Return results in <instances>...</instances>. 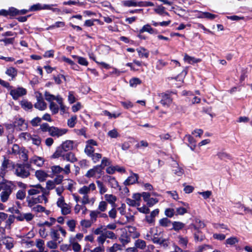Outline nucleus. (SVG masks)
<instances>
[{"label": "nucleus", "instance_id": "1", "mask_svg": "<svg viewBox=\"0 0 252 252\" xmlns=\"http://www.w3.org/2000/svg\"><path fill=\"white\" fill-rule=\"evenodd\" d=\"M14 188V186L11 182L5 181V184L3 188L2 187V191L0 193V199L1 202L5 203L9 200Z\"/></svg>", "mask_w": 252, "mask_h": 252}, {"label": "nucleus", "instance_id": "42", "mask_svg": "<svg viewBox=\"0 0 252 252\" xmlns=\"http://www.w3.org/2000/svg\"><path fill=\"white\" fill-rule=\"evenodd\" d=\"M151 241L158 244H162L164 242V240L161 238L158 237V234L156 232L154 233Z\"/></svg>", "mask_w": 252, "mask_h": 252}, {"label": "nucleus", "instance_id": "30", "mask_svg": "<svg viewBox=\"0 0 252 252\" xmlns=\"http://www.w3.org/2000/svg\"><path fill=\"white\" fill-rule=\"evenodd\" d=\"M179 244L183 248L186 249L188 243V239L187 237H183L182 236H178Z\"/></svg>", "mask_w": 252, "mask_h": 252}, {"label": "nucleus", "instance_id": "46", "mask_svg": "<svg viewBox=\"0 0 252 252\" xmlns=\"http://www.w3.org/2000/svg\"><path fill=\"white\" fill-rule=\"evenodd\" d=\"M49 108L53 114H57L59 110V106L54 102L50 103Z\"/></svg>", "mask_w": 252, "mask_h": 252}, {"label": "nucleus", "instance_id": "12", "mask_svg": "<svg viewBox=\"0 0 252 252\" xmlns=\"http://www.w3.org/2000/svg\"><path fill=\"white\" fill-rule=\"evenodd\" d=\"M99 168V166H97V165L94 166L93 168L87 171L85 174V176L87 178H91L94 177L96 174H98L100 176L101 175L102 171ZM99 177L100 176H99Z\"/></svg>", "mask_w": 252, "mask_h": 252}, {"label": "nucleus", "instance_id": "57", "mask_svg": "<svg viewBox=\"0 0 252 252\" xmlns=\"http://www.w3.org/2000/svg\"><path fill=\"white\" fill-rule=\"evenodd\" d=\"M77 117L76 116H72L67 121V125L70 127H73L76 124Z\"/></svg>", "mask_w": 252, "mask_h": 252}, {"label": "nucleus", "instance_id": "50", "mask_svg": "<svg viewBox=\"0 0 252 252\" xmlns=\"http://www.w3.org/2000/svg\"><path fill=\"white\" fill-rule=\"evenodd\" d=\"M171 223V221L167 218L161 219L159 220L160 225L163 227H167Z\"/></svg>", "mask_w": 252, "mask_h": 252}, {"label": "nucleus", "instance_id": "25", "mask_svg": "<svg viewBox=\"0 0 252 252\" xmlns=\"http://www.w3.org/2000/svg\"><path fill=\"white\" fill-rule=\"evenodd\" d=\"M35 246L39 250V252H48L47 251H45L44 241L43 240L36 239Z\"/></svg>", "mask_w": 252, "mask_h": 252}, {"label": "nucleus", "instance_id": "29", "mask_svg": "<svg viewBox=\"0 0 252 252\" xmlns=\"http://www.w3.org/2000/svg\"><path fill=\"white\" fill-rule=\"evenodd\" d=\"M140 58H147L149 57V52L144 48L140 47L136 49Z\"/></svg>", "mask_w": 252, "mask_h": 252}, {"label": "nucleus", "instance_id": "23", "mask_svg": "<svg viewBox=\"0 0 252 252\" xmlns=\"http://www.w3.org/2000/svg\"><path fill=\"white\" fill-rule=\"evenodd\" d=\"M105 200L112 205V207H116L115 202L117 200V197L113 194H106L104 195Z\"/></svg>", "mask_w": 252, "mask_h": 252}, {"label": "nucleus", "instance_id": "53", "mask_svg": "<svg viewBox=\"0 0 252 252\" xmlns=\"http://www.w3.org/2000/svg\"><path fill=\"white\" fill-rule=\"evenodd\" d=\"M99 214L100 212L98 210L91 211L90 214L91 220L93 221H95Z\"/></svg>", "mask_w": 252, "mask_h": 252}, {"label": "nucleus", "instance_id": "8", "mask_svg": "<svg viewBox=\"0 0 252 252\" xmlns=\"http://www.w3.org/2000/svg\"><path fill=\"white\" fill-rule=\"evenodd\" d=\"M67 131L65 128H59L57 127L51 126L49 135L53 137H60L65 134Z\"/></svg>", "mask_w": 252, "mask_h": 252}, {"label": "nucleus", "instance_id": "32", "mask_svg": "<svg viewBox=\"0 0 252 252\" xmlns=\"http://www.w3.org/2000/svg\"><path fill=\"white\" fill-rule=\"evenodd\" d=\"M34 106L39 110L43 111L46 109L47 104L44 101H37Z\"/></svg>", "mask_w": 252, "mask_h": 252}, {"label": "nucleus", "instance_id": "64", "mask_svg": "<svg viewBox=\"0 0 252 252\" xmlns=\"http://www.w3.org/2000/svg\"><path fill=\"white\" fill-rule=\"evenodd\" d=\"M26 197V191L24 190H19L16 193V198L23 200Z\"/></svg>", "mask_w": 252, "mask_h": 252}, {"label": "nucleus", "instance_id": "54", "mask_svg": "<svg viewBox=\"0 0 252 252\" xmlns=\"http://www.w3.org/2000/svg\"><path fill=\"white\" fill-rule=\"evenodd\" d=\"M56 222V219L53 218H51L50 219V221H46L44 223L38 224V226L40 227H43L44 225H46L48 227L52 226L53 224Z\"/></svg>", "mask_w": 252, "mask_h": 252}, {"label": "nucleus", "instance_id": "21", "mask_svg": "<svg viewBox=\"0 0 252 252\" xmlns=\"http://www.w3.org/2000/svg\"><path fill=\"white\" fill-rule=\"evenodd\" d=\"M74 142L73 141L66 140L62 144V149L64 151H68L73 148Z\"/></svg>", "mask_w": 252, "mask_h": 252}, {"label": "nucleus", "instance_id": "3", "mask_svg": "<svg viewBox=\"0 0 252 252\" xmlns=\"http://www.w3.org/2000/svg\"><path fill=\"white\" fill-rule=\"evenodd\" d=\"M46 194H42V195H38L36 197L27 196L26 200L28 207H32L37 203H42L43 201L45 203H46L48 201V199L45 196Z\"/></svg>", "mask_w": 252, "mask_h": 252}, {"label": "nucleus", "instance_id": "24", "mask_svg": "<svg viewBox=\"0 0 252 252\" xmlns=\"http://www.w3.org/2000/svg\"><path fill=\"white\" fill-rule=\"evenodd\" d=\"M5 73L13 80L17 75V70L14 67H10L7 68Z\"/></svg>", "mask_w": 252, "mask_h": 252}, {"label": "nucleus", "instance_id": "18", "mask_svg": "<svg viewBox=\"0 0 252 252\" xmlns=\"http://www.w3.org/2000/svg\"><path fill=\"white\" fill-rule=\"evenodd\" d=\"M15 127H18L19 130H23L27 127V124L24 120L22 118L16 119L14 122Z\"/></svg>", "mask_w": 252, "mask_h": 252}, {"label": "nucleus", "instance_id": "9", "mask_svg": "<svg viewBox=\"0 0 252 252\" xmlns=\"http://www.w3.org/2000/svg\"><path fill=\"white\" fill-rule=\"evenodd\" d=\"M190 226L191 228L192 227L194 231L193 235L195 242H201L204 240L205 236L196 225L191 224Z\"/></svg>", "mask_w": 252, "mask_h": 252}, {"label": "nucleus", "instance_id": "33", "mask_svg": "<svg viewBox=\"0 0 252 252\" xmlns=\"http://www.w3.org/2000/svg\"><path fill=\"white\" fill-rule=\"evenodd\" d=\"M239 242V239L237 238V237L233 236L229 238H227L225 242V244L230 246H233L235 244L238 243Z\"/></svg>", "mask_w": 252, "mask_h": 252}, {"label": "nucleus", "instance_id": "51", "mask_svg": "<svg viewBox=\"0 0 252 252\" xmlns=\"http://www.w3.org/2000/svg\"><path fill=\"white\" fill-rule=\"evenodd\" d=\"M217 17V15L213 14L207 12H202V15L200 16L201 18H205L210 20H213Z\"/></svg>", "mask_w": 252, "mask_h": 252}, {"label": "nucleus", "instance_id": "49", "mask_svg": "<svg viewBox=\"0 0 252 252\" xmlns=\"http://www.w3.org/2000/svg\"><path fill=\"white\" fill-rule=\"evenodd\" d=\"M94 149L93 146H91L90 145H86L85 149V153L89 156H91L94 153Z\"/></svg>", "mask_w": 252, "mask_h": 252}, {"label": "nucleus", "instance_id": "27", "mask_svg": "<svg viewBox=\"0 0 252 252\" xmlns=\"http://www.w3.org/2000/svg\"><path fill=\"white\" fill-rule=\"evenodd\" d=\"M140 33L144 32H148L150 34L156 33V30L153 29L151 26L149 24L144 25L142 28L139 31Z\"/></svg>", "mask_w": 252, "mask_h": 252}, {"label": "nucleus", "instance_id": "26", "mask_svg": "<svg viewBox=\"0 0 252 252\" xmlns=\"http://www.w3.org/2000/svg\"><path fill=\"white\" fill-rule=\"evenodd\" d=\"M185 61L188 62L189 64H192L194 63H198L201 62L200 59H196L194 57L189 56L187 54H185L184 58Z\"/></svg>", "mask_w": 252, "mask_h": 252}, {"label": "nucleus", "instance_id": "5", "mask_svg": "<svg viewBox=\"0 0 252 252\" xmlns=\"http://www.w3.org/2000/svg\"><path fill=\"white\" fill-rule=\"evenodd\" d=\"M9 94L12 96L13 99L17 100L20 97L26 95L27 90L23 87H18L11 89Z\"/></svg>", "mask_w": 252, "mask_h": 252}, {"label": "nucleus", "instance_id": "43", "mask_svg": "<svg viewBox=\"0 0 252 252\" xmlns=\"http://www.w3.org/2000/svg\"><path fill=\"white\" fill-rule=\"evenodd\" d=\"M66 224L69 227V230L71 232L75 231L76 227V222L74 220H69L67 221Z\"/></svg>", "mask_w": 252, "mask_h": 252}, {"label": "nucleus", "instance_id": "6", "mask_svg": "<svg viewBox=\"0 0 252 252\" xmlns=\"http://www.w3.org/2000/svg\"><path fill=\"white\" fill-rule=\"evenodd\" d=\"M32 188L28 190V195L31 196L37 194L42 193V194H48V192L40 184L31 186Z\"/></svg>", "mask_w": 252, "mask_h": 252}, {"label": "nucleus", "instance_id": "61", "mask_svg": "<svg viewBox=\"0 0 252 252\" xmlns=\"http://www.w3.org/2000/svg\"><path fill=\"white\" fill-rule=\"evenodd\" d=\"M51 170L53 174H59L63 171V168L59 165H54L51 167Z\"/></svg>", "mask_w": 252, "mask_h": 252}, {"label": "nucleus", "instance_id": "56", "mask_svg": "<svg viewBox=\"0 0 252 252\" xmlns=\"http://www.w3.org/2000/svg\"><path fill=\"white\" fill-rule=\"evenodd\" d=\"M188 212L187 209L184 207H177L176 208L175 215H183Z\"/></svg>", "mask_w": 252, "mask_h": 252}, {"label": "nucleus", "instance_id": "19", "mask_svg": "<svg viewBox=\"0 0 252 252\" xmlns=\"http://www.w3.org/2000/svg\"><path fill=\"white\" fill-rule=\"evenodd\" d=\"M63 160H66L72 163L77 160V158L75 157V154L72 152L64 154L63 156Z\"/></svg>", "mask_w": 252, "mask_h": 252}, {"label": "nucleus", "instance_id": "62", "mask_svg": "<svg viewBox=\"0 0 252 252\" xmlns=\"http://www.w3.org/2000/svg\"><path fill=\"white\" fill-rule=\"evenodd\" d=\"M113 208L108 212V216L112 219H115L117 217V211L116 207Z\"/></svg>", "mask_w": 252, "mask_h": 252}, {"label": "nucleus", "instance_id": "13", "mask_svg": "<svg viewBox=\"0 0 252 252\" xmlns=\"http://www.w3.org/2000/svg\"><path fill=\"white\" fill-rule=\"evenodd\" d=\"M161 97L160 103L163 106H169L172 101V98L169 94L162 93L160 95Z\"/></svg>", "mask_w": 252, "mask_h": 252}, {"label": "nucleus", "instance_id": "63", "mask_svg": "<svg viewBox=\"0 0 252 252\" xmlns=\"http://www.w3.org/2000/svg\"><path fill=\"white\" fill-rule=\"evenodd\" d=\"M109 182L111 184V187L113 188H117L119 186L118 182L116 179L113 177H109Z\"/></svg>", "mask_w": 252, "mask_h": 252}, {"label": "nucleus", "instance_id": "4", "mask_svg": "<svg viewBox=\"0 0 252 252\" xmlns=\"http://www.w3.org/2000/svg\"><path fill=\"white\" fill-rule=\"evenodd\" d=\"M57 205L61 208L62 214L63 215H66L70 213L71 207L66 203L63 196H61L58 199Z\"/></svg>", "mask_w": 252, "mask_h": 252}, {"label": "nucleus", "instance_id": "59", "mask_svg": "<svg viewBox=\"0 0 252 252\" xmlns=\"http://www.w3.org/2000/svg\"><path fill=\"white\" fill-rule=\"evenodd\" d=\"M155 11L159 15H168V13L165 11V7L162 6H158L157 8L155 9Z\"/></svg>", "mask_w": 252, "mask_h": 252}, {"label": "nucleus", "instance_id": "10", "mask_svg": "<svg viewBox=\"0 0 252 252\" xmlns=\"http://www.w3.org/2000/svg\"><path fill=\"white\" fill-rule=\"evenodd\" d=\"M0 242L5 246V248L7 250H10L14 247V240L9 237H2L0 238Z\"/></svg>", "mask_w": 252, "mask_h": 252}, {"label": "nucleus", "instance_id": "35", "mask_svg": "<svg viewBox=\"0 0 252 252\" xmlns=\"http://www.w3.org/2000/svg\"><path fill=\"white\" fill-rule=\"evenodd\" d=\"M134 245L136 248L140 249L141 250H144L146 246V242L141 239H137L136 240Z\"/></svg>", "mask_w": 252, "mask_h": 252}, {"label": "nucleus", "instance_id": "31", "mask_svg": "<svg viewBox=\"0 0 252 252\" xmlns=\"http://www.w3.org/2000/svg\"><path fill=\"white\" fill-rule=\"evenodd\" d=\"M103 235L106 239L107 238L110 239H116L117 238L116 234L113 232L108 230L106 228H104Z\"/></svg>", "mask_w": 252, "mask_h": 252}, {"label": "nucleus", "instance_id": "52", "mask_svg": "<svg viewBox=\"0 0 252 252\" xmlns=\"http://www.w3.org/2000/svg\"><path fill=\"white\" fill-rule=\"evenodd\" d=\"M96 184L97 185V187L99 189V192L101 194L104 193L107 191V189L104 186L102 182L100 181H96Z\"/></svg>", "mask_w": 252, "mask_h": 252}, {"label": "nucleus", "instance_id": "38", "mask_svg": "<svg viewBox=\"0 0 252 252\" xmlns=\"http://www.w3.org/2000/svg\"><path fill=\"white\" fill-rule=\"evenodd\" d=\"M21 107L25 110H30L32 109V104L31 102L28 101L26 100H22L20 102Z\"/></svg>", "mask_w": 252, "mask_h": 252}, {"label": "nucleus", "instance_id": "7", "mask_svg": "<svg viewBox=\"0 0 252 252\" xmlns=\"http://www.w3.org/2000/svg\"><path fill=\"white\" fill-rule=\"evenodd\" d=\"M54 5H55L54 4H42L41 3H38L32 5L30 7V10L31 11H36L43 9H51L53 11H55L56 10H57V9L52 8V7Z\"/></svg>", "mask_w": 252, "mask_h": 252}, {"label": "nucleus", "instance_id": "40", "mask_svg": "<svg viewBox=\"0 0 252 252\" xmlns=\"http://www.w3.org/2000/svg\"><path fill=\"white\" fill-rule=\"evenodd\" d=\"M217 156L221 160L230 159V156L227 153L222 151L218 152L217 154Z\"/></svg>", "mask_w": 252, "mask_h": 252}, {"label": "nucleus", "instance_id": "28", "mask_svg": "<svg viewBox=\"0 0 252 252\" xmlns=\"http://www.w3.org/2000/svg\"><path fill=\"white\" fill-rule=\"evenodd\" d=\"M173 227L172 229L178 231L182 229L185 226V224L180 221H174L172 223Z\"/></svg>", "mask_w": 252, "mask_h": 252}, {"label": "nucleus", "instance_id": "48", "mask_svg": "<svg viewBox=\"0 0 252 252\" xmlns=\"http://www.w3.org/2000/svg\"><path fill=\"white\" fill-rule=\"evenodd\" d=\"M120 241L124 244H126L130 242V237L126 233H123L120 238Z\"/></svg>", "mask_w": 252, "mask_h": 252}, {"label": "nucleus", "instance_id": "14", "mask_svg": "<svg viewBox=\"0 0 252 252\" xmlns=\"http://www.w3.org/2000/svg\"><path fill=\"white\" fill-rule=\"evenodd\" d=\"M44 162V159L40 157L33 156L30 159V163L33 164L38 167H41Z\"/></svg>", "mask_w": 252, "mask_h": 252}, {"label": "nucleus", "instance_id": "22", "mask_svg": "<svg viewBox=\"0 0 252 252\" xmlns=\"http://www.w3.org/2000/svg\"><path fill=\"white\" fill-rule=\"evenodd\" d=\"M44 97L45 99L50 102H53V100H56L57 101L58 98H61L62 97L58 95L57 96H55L53 94H51L49 92L46 91L44 93Z\"/></svg>", "mask_w": 252, "mask_h": 252}, {"label": "nucleus", "instance_id": "39", "mask_svg": "<svg viewBox=\"0 0 252 252\" xmlns=\"http://www.w3.org/2000/svg\"><path fill=\"white\" fill-rule=\"evenodd\" d=\"M122 247L123 246L121 245L115 243L113 245V246L110 247L108 249L107 251L108 252H116L118 251L122 250Z\"/></svg>", "mask_w": 252, "mask_h": 252}, {"label": "nucleus", "instance_id": "15", "mask_svg": "<svg viewBox=\"0 0 252 252\" xmlns=\"http://www.w3.org/2000/svg\"><path fill=\"white\" fill-rule=\"evenodd\" d=\"M33 215L32 213L20 214V215L15 217V218L19 221H23L25 220L27 221H30L33 218Z\"/></svg>", "mask_w": 252, "mask_h": 252}, {"label": "nucleus", "instance_id": "45", "mask_svg": "<svg viewBox=\"0 0 252 252\" xmlns=\"http://www.w3.org/2000/svg\"><path fill=\"white\" fill-rule=\"evenodd\" d=\"M30 208L33 212L35 213H42L45 212V207L39 205H37L36 206L34 205L32 207Z\"/></svg>", "mask_w": 252, "mask_h": 252}, {"label": "nucleus", "instance_id": "16", "mask_svg": "<svg viewBox=\"0 0 252 252\" xmlns=\"http://www.w3.org/2000/svg\"><path fill=\"white\" fill-rule=\"evenodd\" d=\"M172 171L174 174L178 176H181L184 174V170L175 161L172 164Z\"/></svg>", "mask_w": 252, "mask_h": 252}, {"label": "nucleus", "instance_id": "60", "mask_svg": "<svg viewBox=\"0 0 252 252\" xmlns=\"http://www.w3.org/2000/svg\"><path fill=\"white\" fill-rule=\"evenodd\" d=\"M167 64V62L163 61L162 60H158L156 63V68L160 70Z\"/></svg>", "mask_w": 252, "mask_h": 252}, {"label": "nucleus", "instance_id": "20", "mask_svg": "<svg viewBox=\"0 0 252 252\" xmlns=\"http://www.w3.org/2000/svg\"><path fill=\"white\" fill-rule=\"evenodd\" d=\"M35 175L38 180L40 181H44L48 177V174L43 170H37L35 173Z\"/></svg>", "mask_w": 252, "mask_h": 252}, {"label": "nucleus", "instance_id": "58", "mask_svg": "<svg viewBox=\"0 0 252 252\" xmlns=\"http://www.w3.org/2000/svg\"><path fill=\"white\" fill-rule=\"evenodd\" d=\"M32 135L28 132H22L19 135V138L27 141H31Z\"/></svg>", "mask_w": 252, "mask_h": 252}, {"label": "nucleus", "instance_id": "44", "mask_svg": "<svg viewBox=\"0 0 252 252\" xmlns=\"http://www.w3.org/2000/svg\"><path fill=\"white\" fill-rule=\"evenodd\" d=\"M109 164H110V162H109L108 158H107L106 157H104V158H103L101 160V164L100 165H97V166H99V168L102 172V170L104 169V168L105 166H106Z\"/></svg>", "mask_w": 252, "mask_h": 252}, {"label": "nucleus", "instance_id": "36", "mask_svg": "<svg viewBox=\"0 0 252 252\" xmlns=\"http://www.w3.org/2000/svg\"><path fill=\"white\" fill-rule=\"evenodd\" d=\"M19 155V158L24 161H26L28 159V156L27 155V151L25 148H21V151L18 154Z\"/></svg>", "mask_w": 252, "mask_h": 252}, {"label": "nucleus", "instance_id": "47", "mask_svg": "<svg viewBox=\"0 0 252 252\" xmlns=\"http://www.w3.org/2000/svg\"><path fill=\"white\" fill-rule=\"evenodd\" d=\"M107 203L105 201H101L99 202L98 206V211L99 212H104L107 208Z\"/></svg>", "mask_w": 252, "mask_h": 252}, {"label": "nucleus", "instance_id": "2", "mask_svg": "<svg viewBox=\"0 0 252 252\" xmlns=\"http://www.w3.org/2000/svg\"><path fill=\"white\" fill-rule=\"evenodd\" d=\"M29 164H17L14 166L15 174L21 178H26L30 175Z\"/></svg>", "mask_w": 252, "mask_h": 252}, {"label": "nucleus", "instance_id": "17", "mask_svg": "<svg viewBox=\"0 0 252 252\" xmlns=\"http://www.w3.org/2000/svg\"><path fill=\"white\" fill-rule=\"evenodd\" d=\"M159 213V210L158 209H156L153 211L150 215H148L146 216V220L149 223H154L155 221V218L157 216Z\"/></svg>", "mask_w": 252, "mask_h": 252}, {"label": "nucleus", "instance_id": "37", "mask_svg": "<svg viewBox=\"0 0 252 252\" xmlns=\"http://www.w3.org/2000/svg\"><path fill=\"white\" fill-rule=\"evenodd\" d=\"M122 3L124 6L127 7L138 6V2H136L135 0H124Z\"/></svg>", "mask_w": 252, "mask_h": 252}, {"label": "nucleus", "instance_id": "55", "mask_svg": "<svg viewBox=\"0 0 252 252\" xmlns=\"http://www.w3.org/2000/svg\"><path fill=\"white\" fill-rule=\"evenodd\" d=\"M7 16H14L18 15V9L14 7H10L7 10Z\"/></svg>", "mask_w": 252, "mask_h": 252}, {"label": "nucleus", "instance_id": "34", "mask_svg": "<svg viewBox=\"0 0 252 252\" xmlns=\"http://www.w3.org/2000/svg\"><path fill=\"white\" fill-rule=\"evenodd\" d=\"M50 236L52 239L55 241L59 240L60 238V234L58 232V231L57 229H55V228H51Z\"/></svg>", "mask_w": 252, "mask_h": 252}, {"label": "nucleus", "instance_id": "11", "mask_svg": "<svg viewBox=\"0 0 252 252\" xmlns=\"http://www.w3.org/2000/svg\"><path fill=\"white\" fill-rule=\"evenodd\" d=\"M131 175L129 176L124 183V185L126 186H129L135 184L138 181V179L139 178L138 175L132 172H131Z\"/></svg>", "mask_w": 252, "mask_h": 252}, {"label": "nucleus", "instance_id": "41", "mask_svg": "<svg viewBox=\"0 0 252 252\" xmlns=\"http://www.w3.org/2000/svg\"><path fill=\"white\" fill-rule=\"evenodd\" d=\"M70 245L72 247V250L75 252H79L80 251L81 247V245L73 240H70Z\"/></svg>", "mask_w": 252, "mask_h": 252}]
</instances>
